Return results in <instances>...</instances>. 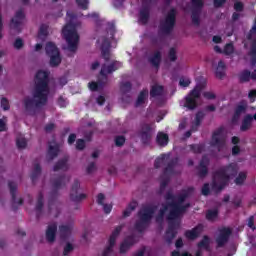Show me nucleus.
Wrapping results in <instances>:
<instances>
[{
    "label": "nucleus",
    "mask_w": 256,
    "mask_h": 256,
    "mask_svg": "<svg viewBox=\"0 0 256 256\" xmlns=\"http://www.w3.org/2000/svg\"><path fill=\"white\" fill-rule=\"evenodd\" d=\"M245 111H247V105L239 104L236 106L234 113L241 116V115H243V113H245Z\"/></svg>",
    "instance_id": "nucleus-54"
},
{
    "label": "nucleus",
    "mask_w": 256,
    "mask_h": 256,
    "mask_svg": "<svg viewBox=\"0 0 256 256\" xmlns=\"http://www.w3.org/2000/svg\"><path fill=\"white\" fill-rule=\"evenodd\" d=\"M227 69V66L225 65V62L220 60L218 62V66L216 67L215 75L217 79H223L225 77V71Z\"/></svg>",
    "instance_id": "nucleus-33"
},
{
    "label": "nucleus",
    "mask_w": 256,
    "mask_h": 256,
    "mask_svg": "<svg viewBox=\"0 0 256 256\" xmlns=\"http://www.w3.org/2000/svg\"><path fill=\"white\" fill-rule=\"evenodd\" d=\"M23 45H24L23 39H21V38H17L14 42V48L17 50L23 49Z\"/></svg>",
    "instance_id": "nucleus-64"
},
{
    "label": "nucleus",
    "mask_w": 256,
    "mask_h": 256,
    "mask_svg": "<svg viewBox=\"0 0 256 256\" xmlns=\"http://www.w3.org/2000/svg\"><path fill=\"white\" fill-rule=\"evenodd\" d=\"M168 57L172 62L177 61V50H175V48H170Z\"/></svg>",
    "instance_id": "nucleus-60"
},
{
    "label": "nucleus",
    "mask_w": 256,
    "mask_h": 256,
    "mask_svg": "<svg viewBox=\"0 0 256 256\" xmlns=\"http://www.w3.org/2000/svg\"><path fill=\"white\" fill-rule=\"evenodd\" d=\"M169 159V154H161L159 157H157L154 161V167L155 169H159L165 161Z\"/></svg>",
    "instance_id": "nucleus-44"
},
{
    "label": "nucleus",
    "mask_w": 256,
    "mask_h": 256,
    "mask_svg": "<svg viewBox=\"0 0 256 256\" xmlns=\"http://www.w3.org/2000/svg\"><path fill=\"white\" fill-rule=\"evenodd\" d=\"M219 217V210L217 209H209L206 211V220L207 221H215Z\"/></svg>",
    "instance_id": "nucleus-45"
},
{
    "label": "nucleus",
    "mask_w": 256,
    "mask_h": 256,
    "mask_svg": "<svg viewBox=\"0 0 256 256\" xmlns=\"http://www.w3.org/2000/svg\"><path fill=\"white\" fill-rule=\"evenodd\" d=\"M107 26L108 33L113 37L115 35V22H108Z\"/></svg>",
    "instance_id": "nucleus-62"
},
{
    "label": "nucleus",
    "mask_w": 256,
    "mask_h": 256,
    "mask_svg": "<svg viewBox=\"0 0 256 256\" xmlns=\"http://www.w3.org/2000/svg\"><path fill=\"white\" fill-rule=\"evenodd\" d=\"M234 51H235V48L233 47V44L228 43L225 45L223 53H224V55H233Z\"/></svg>",
    "instance_id": "nucleus-56"
},
{
    "label": "nucleus",
    "mask_w": 256,
    "mask_h": 256,
    "mask_svg": "<svg viewBox=\"0 0 256 256\" xmlns=\"http://www.w3.org/2000/svg\"><path fill=\"white\" fill-rule=\"evenodd\" d=\"M137 205V201L130 202L127 208L123 211V217H130L131 213L137 209Z\"/></svg>",
    "instance_id": "nucleus-41"
},
{
    "label": "nucleus",
    "mask_w": 256,
    "mask_h": 256,
    "mask_svg": "<svg viewBox=\"0 0 256 256\" xmlns=\"http://www.w3.org/2000/svg\"><path fill=\"white\" fill-rule=\"evenodd\" d=\"M245 179H247V174L240 172L238 177L235 179L236 185H243V183H245Z\"/></svg>",
    "instance_id": "nucleus-53"
},
{
    "label": "nucleus",
    "mask_w": 256,
    "mask_h": 256,
    "mask_svg": "<svg viewBox=\"0 0 256 256\" xmlns=\"http://www.w3.org/2000/svg\"><path fill=\"white\" fill-rule=\"evenodd\" d=\"M177 23V9L172 8L168 11L165 18L160 21L158 35H171Z\"/></svg>",
    "instance_id": "nucleus-7"
},
{
    "label": "nucleus",
    "mask_w": 256,
    "mask_h": 256,
    "mask_svg": "<svg viewBox=\"0 0 256 256\" xmlns=\"http://www.w3.org/2000/svg\"><path fill=\"white\" fill-rule=\"evenodd\" d=\"M80 187H81V184L79 183V180H75L70 191V199L74 203H81V201L87 199V194L85 193L79 194Z\"/></svg>",
    "instance_id": "nucleus-14"
},
{
    "label": "nucleus",
    "mask_w": 256,
    "mask_h": 256,
    "mask_svg": "<svg viewBox=\"0 0 256 256\" xmlns=\"http://www.w3.org/2000/svg\"><path fill=\"white\" fill-rule=\"evenodd\" d=\"M151 8L149 6L143 5L139 12V21L142 25H147L149 23V17H151Z\"/></svg>",
    "instance_id": "nucleus-22"
},
{
    "label": "nucleus",
    "mask_w": 256,
    "mask_h": 256,
    "mask_svg": "<svg viewBox=\"0 0 256 256\" xmlns=\"http://www.w3.org/2000/svg\"><path fill=\"white\" fill-rule=\"evenodd\" d=\"M239 173V167L236 163H230L213 173L212 190L217 193L223 191L227 187L231 177H236Z\"/></svg>",
    "instance_id": "nucleus-2"
},
{
    "label": "nucleus",
    "mask_w": 256,
    "mask_h": 256,
    "mask_svg": "<svg viewBox=\"0 0 256 256\" xmlns=\"http://www.w3.org/2000/svg\"><path fill=\"white\" fill-rule=\"evenodd\" d=\"M181 217L173 208H170L169 214L167 216L168 228L166 229L164 239L168 245L173 243V239L177 237V231L181 227V221L179 220Z\"/></svg>",
    "instance_id": "nucleus-4"
},
{
    "label": "nucleus",
    "mask_w": 256,
    "mask_h": 256,
    "mask_svg": "<svg viewBox=\"0 0 256 256\" xmlns=\"http://www.w3.org/2000/svg\"><path fill=\"white\" fill-rule=\"evenodd\" d=\"M181 217L173 208H170L169 214L167 216L168 228L166 229L164 239L168 245L173 243V239L177 237V231L181 227V221L179 220Z\"/></svg>",
    "instance_id": "nucleus-5"
},
{
    "label": "nucleus",
    "mask_w": 256,
    "mask_h": 256,
    "mask_svg": "<svg viewBox=\"0 0 256 256\" xmlns=\"http://www.w3.org/2000/svg\"><path fill=\"white\" fill-rule=\"evenodd\" d=\"M170 207V209L175 210L178 215H183V213H185L187 211V209H189L191 207L190 203H186L185 205L183 204H179L175 201H172L168 204V208Z\"/></svg>",
    "instance_id": "nucleus-23"
},
{
    "label": "nucleus",
    "mask_w": 256,
    "mask_h": 256,
    "mask_svg": "<svg viewBox=\"0 0 256 256\" xmlns=\"http://www.w3.org/2000/svg\"><path fill=\"white\" fill-rule=\"evenodd\" d=\"M137 205V201L130 202L127 208L123 211V217H130L131 213L137 209Z\"/></svg>",
    "instance_id": "nucleus-42"
},
{
    "label": "nucleus",
    "mask_w": 256,
    "mask_h": 256,
    "mask_svg": "<svg viewBox=\"0 0 256 256\" xmlns=\"http://www.w3.org/2000/svg\"><path fill=\"white\" fill-rule=\"evenodd\" d=\"M69 157L65 156L64 158L57 161L53 167V171H68L69 170Z\"/></svg>",
    "instance_id": "nucleus-28"
},
{
    "label": "nucleus",
    "mask_w": 256,
    "mask_h": 256,
    "mask_svg": "<svg viewBox=\"0 0 256 256\" xmlns=\"http://www.w3.org/2000/svg\"><path fill=\"white\" fill-rule=\"evenodd\" d=\"M204 118H205V113H203L201 111L196 113V116H195L196 127H199L201 125V121H203Z\"/></svg>",
    "instance_id": "nucleus-57"
},
{
    "label": "nucleus",
    "mask_w": 256,
    "mask_h": 256,
    "mask_svg": "<svg viewBox=\"0 0 256 256\" xmlns=\"http://www.w3.org/2000/svg\"><path fill=\"white\" fill-rule=\"evenodd\" d=\"M16 147L18 149H25V147H27V140L25 139V136L23 135L17 136Z\"/></svg>",
    "instance_id": "nucleus-49"
},
{
    "label": "nucleus",
    "mask_w": 256,
    "mask_h": 256,
    "mask_svg": "<svg viewBox=\"0 0 256 256\" xmlns=\"http://www.w3.org/2000/svg\"><path fill=\"white\" fill-rule=\"evenodd\" d=\"M161 52L156 51L152 57L149 58V61L153 67H156V69H159V66L161 65Z\"/></svg>",
    "instance_id": "nucleus-35"
},
{
    "label": "nucleus",
    "mask_w": 256,
    "mask_h": 256,
    "mask_svg": "<svg viewBox=\"0 0 256 256\" xmlns=\"http://www.w3.org/2000/svg\"><path fill=\"white\" fill-rule=\"evenodd\" d=\"M38 35L41 37H47L49 35V26L47 24H42L40 26Z\"/></svg>",
    "instance_id": "nucleus-51"
},
{
    "label": "nucleus",
    "mask_w": 256,
    "mask_h": 256,
    "mask_svg": "<svg viewBox=\"0 0 256 256\" xmlns=\"http://www.w3.org/2000/svg\"><path fill=\"white\" fill-rule=\"evenodd\" d=\"M8 187L10 189V195L12 197V209L17 211V205H23V198H19L17 202V183L14 181L8 182Z\"/></svg>",
    "instance_id": "nucleus-16"
},
{
    "label": "nucleus",
    "mask_w": 256,
    "mask_h": 256,
    "mask_svg": "<svg viewBox=\"0 0 256 256\" xmlns=\"http://www.w3.org/2000/svg\"><path fill=\"white\" fill-rule=\"evenodd\" d=\"M156 143L158 147H167V145H169V135L164 132H158Z\"/></svg>",
    "instance_id": "nucleus-29"
},
{
    "label": "nucleus",
    "mask_w": 256,
    "mask_h": 256,
    "mask_svg": "<svg viewBox=\"0 0 256 256\" xmlns=\"http://www.w3.org/2000/svg\"><path fill=\"white\" fill-rule=\"evenodd\" d=\"M39 175H41V165L37 163L34 165V169L31 174L32 183H35L37 181V179L39 178Z\"/></svg>",
    "instance_id": "nucleus-47"
},
{
    "label": "nucleus",
    "mask_w": 256,
    "mask_h": 256,
    "mask_svg": "<svg viewBox=\"0 0 256 256\" xmlns=\"http://www.w3.org/2000/svg\"><path fill=\"white\" fill-rule=\"evenodd\" d=\"M177 163H179V158H174L167 163V166L163 170V174L160 176V188L157 192L158 195H163L165 193V189H167V185H169V181H171V176L175 171V167H177Z\"/></svg>",
    "instance_id": "nucleus-8"
},
{
    "label": "nucleus",
    "mask_w": 256,
    "mask_h": 256,
    "mask_svg": "<svg viewBox=\"0 0 256 256\" xmlns=\"http://www.w3.org/2000/svg\"><path fill=\"white\" fill-rule=\"evenodd\" d=\"M131 89H132L131 82H124L120 86V91H122V93H129Z\"/></svg>",
    "instance_id": "nucleus-55"
},
{
    "label": "nucleus",
    "mask_w": 256,
    "mask_h": 256,
    "mask_svg": "<svg viewBox=\"0 0 256 256\" xmlns=\"http://www.w3.org/2000/svg\"><path fill=\"white\" fill-rule=\"evenodd\" d=\"M86 147V143L83 139H78L76 141V149L77 151H83V149H85Z\"/></svg>",
    "instance_id": "nucleus-61"
},
{
    "label": "nucleus",
    "mask_w": 256,
    "mask_h": 256,
    "mask_svg": "<svg viewBox=\"0 0 256 256\" xmlns=\"http://www.w3.org/2000/svg\"><path fill=\"white\" fill-rule=\"evenodd\" d=\"M252 124H253V115L247 114L246 116H244L242 120V125L240 129H247L248 127H251Z\"/></svg>",
    "instance_id": "nucleus-46"
},
{
    "label": "nucleus",
    "mask_w": 256,
    "mask_h": 256,
    "mask_svg": "<svg viewBox=\"0 0 256 256\" xmlns=\"http://www.w3.org/2000/svg\"><path fill=\"white\" fill-rule=\"evenodd\" d=\"M71 181V176L60 175L52 180V187L54 189V193H57L59 189H63L66 187L67 183Z\"/></svg>",
    "instance_id": "nucleus-19"
},
{
    "label": "nucleus",
    "mask_w": 256,
    "mask_h": 256,
    "mask_svg": "<svg viewBox=\"0 0 256 256\" xmlns=\"http://www.w3.org/2000/svg\"><path fill=\"white\" fill-rule=\"evenodd\" d=\"M1 108L3 109V111H9V109H11L9 100L6 97H2L1 99Z\"/></svg>",
    "instance_id": "nucleus-58"
},
{
    "label": "nucleus",
    "mask_w": 256,
    "mask_h": 256,
    "mask_svg": "<svg viewBox=\"0 0 256 256\" xmlns=\"http://www.w3.org/2000/svg\"><path fill=\"white\" fill-rule=\"evenodd\" d=\"M59 156V144L54 143L51 144V142H49L48 144V150H47V154H46V159L47 161H53V159H55L56 157Z\"/></svg>",
    "instance_id": "nucleus-21"
},
{
    "label": "nucleus",
    "mask_w": 256,
    "mask_h": 256,
    "mask_svg": "<svg viewBox=\"0 0 256 256\" xmlns=\"http://www.w3.org/2000/svg\"><path fill=\"white\" fill-rule=\"evenodd\" d=\"M202 9L203 8H199L196 6H193V9H192V14H191L192 23H193V25H196L197 27H199V25H201L200 15H201Z\"/></svg>",
    "instance_id": "nucleus-30"
},
{
    "label": "nucleus",
    "mask_w": 256,
    "mask_h": 256,
    "mask_svg": "<svg viewBox=\"0 0 256 256\" xmlns=\"http://www.w3.org/2000/svg\"><path fill=\"white\" fill-rule=\"evenodd\" d=\"M194 191H195L194 187H188L187 189H183L181 194L177 196L176 203H179V205H183L186 199L189 198L190 195H193Z\"/></svg>",
    "instance_id": "nucleus-26"
},
{
    "label": "nucleus",
    "mask_w": 256,
    "mask_h": 256,
    "mask_svg": "<svg viewBox=\"0 0 256 256\" xmlns=\"http://www.w3.org/2000/svg\"><path fill=\"white\" fill-rule=\"evenodd\" d=\"M71 231H73V227H71V225L59 226V234L61 241H69V238L71 237Z\"/></svg>",
    "instance_id": "nucleus-25"
},
{
    "label": "nucleus",
    "mask_w": 256,
    "mask_h": 256,
    "mask_svg": "<svg viewBox=\"0 0 256 256\" xmlns=\"http://www.w3.org/2000/svg\"><path fill=\"white\" fill-rule=\"evenodd\" d=\"M45 51L46 55H48L49 57L51 55H56L57 53H59V48H57V45H55V43L48 42L46 43Z\"/></svg>",
    "instance_id": "nucleus-36"
},
{
    "label": "nucleus",
    "mask_w": 256,
    "mask_h": 256,
    "mask_svg": "<svg viewBox=\"0 0 256 256\" xmlns=\"http://www.w3.org/2000/svg\"><path fill=\"white\" fill-rule=\"evenodd\" d=\"M33 97L24 99V109L29 115H35L39 107L47 105L49 97V72L39 70L36 73Z\"/></svg>",
    "instance_id": "nucleus-1"
},
{
    "label": "nucleus",
    "mask_w": 256,
    "mask_h": 256,
    "mask_svg": "<svg viewBox=\"0 0 256 256\" xmlns=\"http://www.w3.org/2000/svg\"><path fill=\"white\" fill-rule=\"evenodd\" d=\"M155 211H157V206L153 205L142 206V208L138 211V220L134 224V227L138 233H143V231H145V229L151 225Z\"/></svg>",
    "instance_id": "nucleus-3"
},
{
    "label": "nucleus",
    "mask_w": 256,
    "mask_h": 256,
    "mask_svg": "<svg viewBox=\"0 0 256 256\" xmlns=\"http://www.w3.org/2000/svg\"><path fill=\"white\" fill-rule=\"evenodd\" d=\"M197 247L205 249V251H211V238L208 235H204L202 240L198 242Z\"/></svg>",
    "instance_id": "nucleus-32"
},
{
    "label": "nucleus",
    "mask_w": 256,
    "mask_h": 256,
    "mask_svg": "<svg viewBox=\"0 0 256 256\" xmlns=\"http://www.w3.org/2000/svg\"><path fill=\"white\" fill-rule=\"evenodd\" d=\"M231 233H233L231 228L224 227L219 230V234L216 238V245L218 249L225 247V245L229 243V237H231Z\"/></svg>",
    "instance_id": "nucleus-13"
},
{
    "label": "nucleus",
    "mask_w": 256,
    "mask_h": 256,
    "mask_svg": "<svg viewBox=\"0 0 256 256\" xmlns=\"http://www.w3.org/2000/svg\"><path fill=\"white\" fill-rule=\"evenodd\" d=\"M169 211V205L168 204H162V208L159 210V213L156 217L157 223L163 222V219H165V213Z\"/></svg>",
    "instance_id": "nucleus-43"
},
{
    "label": "nucleus",
    "mask_w": 256,
    "mask_h": 256,
    "mask_svg": "<svg viewBox=\"0 0 256 256\" xmlns=\"http://www.w3.org/2000/svg\"><path fill=\"white\" fill-rule=\"evenodd\" d=\"M43 199H44L43 192H39L37 202H36V207H35L37 219H39V217H41V213H43V205H44Z\"/></svg>",
    "instance_id": "nucleus-31"
},
{
    "label": "nucleus",
    "mask_w": 256,
    "mask_h": 256,
    "mask_svg": "<svg viewBox=\"0 0 256 256\" xmlns=\"http://www.w3.org/2000/svg\"><path fill=\"white\" fill-rule=\"evenodd\" d=\"M132 245H135V237L134 236L126 237L120 245V253L123 254L126 251H129Z\"/></svg>",
    "instance_id": "nucleus-27"
},
{
    "label": "nucleus",
    "mask_w": 256,
    "mask_h": 256,
    "mask_svg": "<svg viewBox=\"0 0 256 256\" xmlns=\"http://www.w3.org/2000/svg\"><path fill=\"white\" fill-rule=\"evenodd\" d=\"M201 91H203V85L197 84L192 91L185 97L184 107L193 111V109H197V99L201 97Z\"/></svg>",
    "instance_id": "nucleus-9"
},
{
    "label": "nucleus",
    "mask_w": 256,
    "mask_h": 256,
    "mask_svg": "<svg viewBox=\"0 0 256 256\" xmlns=\"http://www.w3.org/2000/svg\"><path fill=\"white\" fill-rule=\"evenodd\" d=\"M123 64L119 61H113L109 65L103 64L100 70V75L104 77L105 81H107V75H111V73H115V71L121 69Z\"/></svg>",
    "instance_id": "nucleus-15"
},
{
    "label": "nucleus",
    "mask_w": 256,
    "mask_h": 256,
    "mask_svg": "<svg viewBox=\"0 0 256 256\" xmlns=\"http://www.w3.org/2000/svg\"><path fill=\"white\" fill-rule=\"evenodd\" d=\"M114 141L116 147H123L125 145V136H116Z\"/></svg>",
    "instance_id": "nucleus-59"
},
{
    "label": "nucleus",
    "mask_w": 256,
    "mask_h": 256,
    "mask_svg": "<svg viewBox=\"0 0 256 256\" xmlns=\"http://www.w3.org/2000/svg\"><path fill=\"white\" fill-rule=\"evenodd\" d=\"M209 158L207 156H203L200 160L199 165L196 167L197 175L200 179H205L207 175H209Z\"/></svg>",
    "instance_id": "nucleus-18"
},
{
    "label": "nucleus",
    "mask_w": 256,
    "mask_h": 256,
    "mask_svg": "<svg viewBox=\"0 0 256 256\" xmlns=\"http://www.w3.org/2000/svg\"><path fill=\"white\" fill-rule=\"evenodd\" d=\"M152 137H153V134L151 133V130L142 131L140 134L141 143L143 145H150Z\"/></svg>",
    "instance_id": "nucleus-34"
},
{
    "label": "nucleus",
    "mask_w": 256,
    "mask_h": 256,
    "mask_svg": "<svg viewBox=\"0 0 256 256\" xmlns=\"http://www.w3.org/2000/svg\"><path fill=\"white\" fill-rule=\"evenodd\" d=\"M56 236H57V223H52L47 227L46 240L48 241V243H54Z\"/></svg>",
    "instance_id": "nucleus-24"
},
{
    "label": "nucleus",
    "mask_w": 256,
    "mask_h": 256,
    "mask_svg": "<svg viewBox=\"0 0 256 256\" xmlns=\"http://www.w3.org/2000/svg\"><path fill=\"white\" fill-rule=\"evenodd\" d=\"M239 83H249L251 81V71L243 70L238 75Z\"/></svg>",
    "instance_id": "nucleus-37"
},
{
    "label": "nucleus",
    "mask_w": 256,
    "mask_h": 256,
    "mask_svg": "<svg viewBox=\"0 0 256 256\" xmlns=\"http://www.w3.org/2000/svg\"><path fill=\"white\" fill-rule=\"evenodd\" d=\"M62 35L68 45V51L75 53L79 45V33H77L75 24H66L62 29Z\"/></svg>",
    "instance_id": "nucleus-6"
},
{
    "label": "nucleus",
    "mask_w": 256,
    "mask_h": 256,
    "mask_svg": "<svg viewBox=\"0 0 256 256\" xmlns=\"http://www.w3.org/2000/svg\"><path fill=\"white\" fill-rule=\"evenodd\" d=\"M250 56L251 58V64H256V40L252 41L251 48H250Z\"/></svg>",
    "instance_id": "nucleus-50"
},
{
    "label": "nucleus",
    "mask_w": 256,
    "mask_h": 256,
    "mask_svg": "<svg viewBox=\"0 0 256 256\" xmlns=\"http://www.w3.org/2000/svg\"><path fill=\"white\" fill-rule=\"evenodd\" d=\"M73 251V244L67 243L66 246L64 247L63 255L67 256Z\"/></svg>",
    "instance_id": "nucleus-63"
},
{
    "label": "nucleus",
    "mask_w": 256,
    "mask_h": 256,
    "mask_svg": "<svg viewBox=\"0 0 256 256\" xmlns=\"http://www.w3.org/2000/svg\"><path fill=\"white\" fill-rule=\"evenodd\" d=\"M111 41H109V38L105 37L103 38L102 44H101V53L103 59L107 62L111 59Z\"/></svg>",
    "instance_id": "nucleus-20"
},
{
    "label": "nucleus",
    "mask_w": 256,
    "mask_h": 256,
    "mask_svg": "<svg viewBox=\"0 0 256 256\" xmlns=\"http://www.w3.org/2000/svg\"><path fill=\"white\" fill-rule=\"evenodd\" d=\"M164 88L161 85H153L150 90V97H161L163 95Z\"/></svg>",
    "instance_id": "nucleus-38"
},
{
    "label": "nucleus",
    "mask_w": 256,
    "mask_h": 256,
    "mask_svg": "<svg viewBox=\"0 0 256 256\" xmlns=\"http://www.w3.org/2000/svg\"><path fill=\"white\" fill-rule=\"evenodd\" d=\"M204 230L205 226L199 223L191 230H186L184 236L186 239H189V241H195V239H198V237L201 236V233H203Z\"/></svg>",
    "instance_id": "nucleus-17"
},
{
    "label": "nucleus",
    "mask_w": 256,
    "mask_h": 256,
    "mask_svg": "<svg viewBox=\"0 0 256 256\" xmlns=\"http://www.w3.org/2000/svg\"><path fill=\"white\" fill-rule=\"evenodd\" d=\"M227 141V135L223 129H219L212 134V139L210 142L211 147H217L218 151H221L225 147V142Z\"/></svg>",
    "instance_id": "nucleus-10"
},
{
    "label": "nucleus",
    "mask_w": 256,
    "mask_h": 256,
    "mask_svg": "<svg viewBox=\"0 0 256 256\" xmlns=\"http://www.w3.org/2000/svg\"><path fill=\"white\" fill-rule=\"evenodd\" d=\"M76 4L83 11H87V9H89V0H76Z\"/></svg>",
    "instance_id": "nucleus-52"
},
{
    "label": "nucleus",
    "mask_w": 256,
    "mask_h": 256,
    "mask_svg": "<svg viewBox=\"0 0 256 256\" xmlns=\"http://www.w3.org/2000/svg\"><path fill=\"white\" fill-rule=\"evenodd\" d=\"M25 12L23 9H19L16 11L14 17L10 21V28L21 33V26L25 23Z\"/></svg>",
    "instance_id": "nucleus-11"
},
{
    "label": "nucleus",
    "mask_w": 256,
    "mask_h": 256,
    "mask_svg": "<svg viewBox=\"0 0 256 256\" xmlns=\"http://www.w3.org/2000/svg\"><path fill=\"white\" fill-rule=\"evenodd\" d=\"M121 231H123V225H119L114 229L108 241L109 245L103 251L102 256H109L110 253H113V247H115L117 237H119Z\"/></svg>",
    "instance_id": "nucleus-12"
},
{
    "label": "nucleus",
    "mask_w": 256,
    "mask_h": 256,
    "mask_svg": "<svg viewBox=\"0 0 256 256\" xmlns=\"http://www.w3.org/2000/svg\"><path fill=\"white\" fill-rule=\"evenodd\" d=\"M50 57V67H59L61 65V53L52 54Z\"/></svg>",
    "instance_id": "nucleus-40"
},
{
    "label": "nucleus",
    "mask_w": 256,
    "mask_h": 256,
    "mask_svg": "<svg viewBox=\"0 0 256 256\" xmlns=\"http://www.w3.org/2000/svg\"><path fill=\"white\" fill-rule=\"evenodd\" d=\"M190 150L193 151L195 154H201L203 151H205V143L200 144H192L189 146Z\"/></svg>",
    "instance_id": "nucleus-48"
},
{
    "label": "nucleus",
    "mask_w": 256,
    "mask_h": 256,
    "mask_svg": "<svg viewBox=\"0 0 256 256\" xmlns=\"http://www.w3.org/2000/svg\"><path fill=\"white\" fill-rule=\"evenodd\" d=\"M148 95H149V90L147 89L142 90L138 95L135 106L140 107V105H143Z\"/></svg>",
    "instance_id": "nucleus-39"
}]
</instances>
